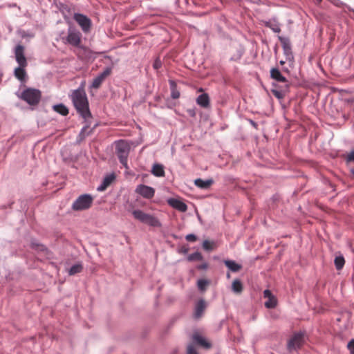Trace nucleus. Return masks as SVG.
<instances>
[{
  "instance_id": "1",
  "label": "nucleus",
  "mask_w": 354,
  "mask_h": 354,
  "mask_svg": "<svg viewBox=\"0 0 354 354\" xmlns=\"http://www.w3.org/2000/svg\"><path fill=\"white\" fill-rule=\"evenodd\" d=\"M72 102L77 112L84 119L91 117L88 107V101L86 92L82 86L73 91L70 95Z\"/></svg>"
},
{
  "instance_id": "2",
  "label": "nucleus",
  "mask_w": 354,
  "mask_h": 354,
  "mask_svg": "<svg viewBox=\"0 0 354 354\" xmlns=\"http://www.w3.org/2000/svg\"><path fill=\"white\" fill-rule=\"evenodd\" d=\"M115 153L120 160V162L125 167L128 168L127 158L130 151L129 144L123 140H118L115 142Z\"/></svg>"
},
{
  "instance_id": "3",
  "label": "nucleus",
  "mask_w": 354,
  "mask_h": 354,
  "mask_svg": "<svg viewBox=\"0 0 354 354\" xmlns=\"http://www.w3.org/2000/svg\"><path fill=\"white\" fill-rule=\"evenodd\" d=\"M134 218L142 223L151 227H160L162 224L159 219L152 214H147L140 209H135L132 212Z\"/></svg>"
},
{
  "instance_id": "4",
  "label": "nucleus",
  "mask_w": 354,
  "mask_h": 354,
  "mask_svg": "<svg viewBox=\"0 0 354 354\" xmlns=\"http://www.w3.org/2000/svg\"><path fill=\"white\" fill-rule=\"evenodd\" d=\"M18 96L30 105H37L41 100V93L39 89L28 88Z\"/></svg>"
},
{
  "instance_id": "5",
  "label": "nucleus",
  "mask_w": 354,
  "mask_h": 354,
  "mask_svg": "<svg viewBox=\"0 0 354 354\" xmlns=\"http://www.w3.org/2000/svg\"><path fill=\"white\" fill-rule=\"evenodd\" d=\"M93 202V198L88 194L80 195L72 204V209L74 211H83L91 207Z\"/></svg>"
},
{
  "instance_id": "6",
  "label": "nucleus",
  "mask_w": 354,
  "mask_h": 354,
  "mask_svg": "<svg viewBox=\"0 0 354 354\" xmlns=\"http://www.w3.org/2000/svg\"><path fill=\"white\" fill-rule=\"evenodd\" d=\"M305 342L304 333L297 332L294 333L287 343V349L291 352L297 351L303 346Z\"/></svg>"
},
{
  "instance_id": "7",
  "label": "nucleus",
  "mask_w": 354,
  "mask_h": 354,
  "mask_svg": "<svg viewBox=\"0 0 354 354\" xmlns=\"http://www.w3.org/2000/svg\"><path fill=\"white\" fill-rule=\"evenodd\" d=\"M81 39L82 35L80 32L72 27H69L66 37L62 38L64 44H68L75 47L80 46L82 41Z\"/></svg>"
},
{
  "instance_id": "8",
  "label": "nucleus",
  "mask_w": 354,
  "mask_h": 354,
  "mask_svg": "<svg viewBox=\"0 0 354 354\" xmlns=\"http://www.w3.org/2000/svg\"><path fill=\"white\" fill-rule=\"evenodd\" d=\"M73 19L78 24L84 32L86 33L90 31L92 23L91 20L87 16L80 13H75Z\"/></svg>"
},
{
  "instance_id": "9",
  "label": "nucleus",
  "mask_w": 354,
  "mask_h": 354,
  "mask_svg": "<svg viewBox=\"0 0 354 354\" xmlns=\"http://www.w3.org/2000/svg\"><path fill=\"white\" fill-rule=\"evenodd\" d=\"M278 39L281 44L283 50V53L284 55L286 56V60L289 62L293 61L294 57L292 52L291 44L290 42L289 39L282 36H279Z\"/></svg>"
},
{
  "instance_id": "10",
  "label": "nucleus",
  "mask_w": 354,
  "mask_h": 354,
  "mask_svg": "<svg viewBox=\"0 0 354 354\" xmlns=\"http://www.w3.org/2000/svg\"><path fill=\"white\" fill-rule=\"evenodd\" d=\"M135 192L147 199L152 198L155 194V189L153 187L143 184L138 185Z\"/></svg>"
},
{
  "instance_id": "11",
  "label": "nucleus",
  "mask_w": 354,
  "mask_h": 354,
  "mask_svg": "<svg viewBox=\"0 0 354 354\" xmlns=\"http://www.w3.org/2000/svg\"><path fill=\"white\" fill-rule=\"evenodd\" d=\"M273 88L271 89L272 93L279 100L283 99L286 93L289 90L290 83L279 86L277 84L273 83Z\"/></svg>"
},
{
  "instance_id": "12",
  "label": "nucleus",
  "mask_w": 354,
  "mask_h": 354,
  "mask_svg": "<svg viewBox=\"0 0 354 354\" xmlns=\"http://www.w3.org/2000/svg\"><path fill=\"white\" fill-rule=\"evenodd\" d=\"M167 202L170 207L180 212H185L187 210V205L180 199L169 198Z\"/></svg>"
},
{
  "instance_id": "13",
  "label": "nucleus",
  "mask_w": 354,
  "mask_h": 354,
  "mask_svg": "<svg viewBox=\"0 0 354 354\" xmlns=\"http://www.w3.org/2000/svg\"><path fill=\"white\" fill-rule=\"evenodd\" d=\"M15 59L21 66H26L27 61L24 55V48L21 45H17L15 48Z\"/></svg>"
},
{
  "instance_id": "14",
  "label": "nucleus",
  "mask_w": 354,
  "mask_h": 354,
  "mask_svg": "<svg viewBox=\"0 0 354 354\" xmlns=\"http://www.w3.org/2000/svg\"><path fill=\"white\" fill-rule=\"evenodd\" d=\"M111 72V69L110 68H106L102 73H100L93 79L91 87L93 88H98L106 77L110 75Z\"/></svg>"
},
{
  "instance_id": "15",
  "label": "nucleus",
  "mask_w": 354,
  "mask_h": 354,
  "mask_svg": "<svg viewBox=\"0 0 354 354\" xmlns=\"http://www.w3.org/2000/svg\"><path fill=\"white\" fill-rule=\"evenodd\" d=\"M270 77L277 82H281L283 84L289 83L288 80L281 74L277 68H272L270 70Z\"/></svg>"
},
{
  "instance_id": "16",
  "label": "nucleus",
  "mask_w": 354,
  "mask_h": 354,
  "mask_svg": "<svg viewBox=\"0 0 354 354\" xmlns=\"http://www.w3.org/2000/svg\"><path fill=\"white\" fill-rule=\"evenodd\" d=\"M206 306L207 305L205 300L203 299H200L195 306L194 313V318L199 319L203 315V312L206 308Z\"/></svg>"
},
{
  "instance_id": "17",
  "label": "nucleus",
  "mask_w": 354,
  "mask_h": 354,
  "mask_svg": "<svg viewBox=\"0 0 354 354\" xmlns=\"http://www.w3.org/2000/svg\"><path fill=\"white\" fill-rule=\"evenodd\" d=\"M263 23L265 26L270 28L273 32L277 33L281 32L280 25L275 17H273L268 21H266Z\"/></svg>"
},
{
  "instance_id": "18",
  "label": "nucleus",
  "mask_w": 354,
  "mask_h": 354,
  "mask_svg": "<svg viewBox=\"0 0 354 354\" xmlns=\"http://www.w3.org/2000/svg\"><path fill=\"white\" fill-rule=\"evenodd\" d=\"M196 102L198 105L203 108H208L210 104L209 97L207 93L199 95L197 97Z\"/></svg>"
},
{
  "instance_id": "19",
  "label": "nucleus",
  "mask_w": 354,
  "mask_h": 354,
  "mask_svg": "<svg viewBox=\"0 0 354 354\" xmlns=\"http://www.w3.org/2000/svg\"><path fill=\"white\" fill-rule=\"evenodd\" d=\"M213 183L214 180L211 178L207 180L197 178L194 180V185L202 189H209Z\"/></svg>"
},
{
  "instance_id": "20",
  "label": "nucleus",
  "mask_w": 354,
  "mask_h": 354,
  "mask_svg": "<svg viewBox=\"0 0 354 354\" xmlns=\"http://www.w3.org/2000/svg\"><path fill=\"white\" fill-rule=\"evenodd\" d=\"M192 339L194 342L196 344H198L203 348H209L211 347L210 343H209L204 337H203L199 334H194L192 336Z\"/></svg>"
},
{
  "instance_id": "21",
  "label": "nucleus",
  "mask_w": 354,
  "mask_h": 354,
  "mask_svg": "<svg viewBox=\"0 0 354 354\" xmlns=\"http://www.w3.org/2000/svg\"><path fill=\"white\" fill-rule=\"evenodd\" d=\"M26 66H21L19 65V67L15 69V76L21 82L26 81V72L24 69Z\"/></svg>"
},
{
  "instance_id": "22",
  "label": "nucleus",
  "mask_w": 354,
  "mask_h": 354,
  "mask_svg": "<svg viewBox=\"0 0 354 354\" xmlns=\"http://www.w3.org/2000/svg\"><path fill=\"white\" fill-rule=\"evenodd\" d=\"M224 263L228 269L233 272H239L242 268L241 265L236 263L233 260H225Z\"/></svg>"
},
{
  "instance_id": "23",
  "label": "nucleus",
  "mask_w": 354,
  "mask_h": 354,
  "mask_svg": "<svg viewBox=\"0 0 354 354\" xmlns=\"http://www.w3.org/2000/svg\"><path fill=\"white\" fill-rule=\"evenodd\" d=\"M115 175L113 174L107 175L103 180L102 183L97 187L98 191L104 190L107 186L114 180Z\"/></svg>"
},
{
  "instance_id": "24",
  "label": "nucleus",
  "mask_w": 354,
  "mask_h": 354,
  "mask_svg": "<svg viewBox=\"0 0 354 354\" xmlns=\"http://www.w3.org/2000/svg\"><path fill=\"white\" fill-rule=\"evenodd\" d=\"M151 173L153 175L157 177L164 176L165 171L163 166L160 164H154L151 169Z\"/></svg>"
},
{
  "instance_id": "25",
  "label": "nucleus",
  "mask_w": 354,
  "mask_h": 354,
  "mask_svg": "<svg viewBox=\"0 0 354 354\" xmlns=\"http://www.w3.org/2000/svg\"><path fill=\"white\" fill-rule=\"evenodd\" d=\"M53 110L63 116L68 114V108L63 104H55L53 106Z\"/></svg>"
},
{
  "instance_id": "26",
  "label": "nucleus",
  "mask_w": 354,
  "mask_h": 354,
  "mask_svg": "<svg viewBox=\"0 0 354 354\" xmlns=\"http://www.w3.org/2000/svg\"><path fill=\"white\" fill-rule=\"evenodd\" d=\"M169 86L171 89V97L173 99H178L180 97V92L177 89V86L174 80H169Z\"/></svg>"
},
{
  "instance_id": "27",
  "label": "nucleus",
  "mask_w": 354,
  "mask_h": 354,
  "mask_svg": "<svg viewBox=\"0 0 354 354\" xmlns=\"http://www.w3.org/2000/svg\"><path fill=\"white\" fill-rule=\"evenodd\" d=\"M232 290L234 292L239 294L243 290V285L240 280L235 279L232 284Z\"/></svg>"
},
{
  "instance_id": "28",
  "label": "nucleus",
  "mask_w": 354,
  "mask_h": 354,
  "mask_svg": "<svg viewBox=\"0 0 354 354\" xmlns=\"http://www.w3.org/2000/svg\"><path fill=\"white\" fill-rule=\"evenodd\" d=\"M82 265L81 263H76L72 266L68 270L69 275H74L75 274L80 273L82 270Z\"/></svg>"
},
{
  "instance_id": "29",
  "label": "nucleus",
  "mask_w": 354,
  "mask_h": 354,
  "mask_svg": "<svg viewBox=\"0 0 354 354\" xmlns=\"http://www.w3.org/2000/svg\"><path fill=\"white\" fill-rule=\"evenodd\" d=\"M334 262L336 269L339 270L344 267L345 260L343 256H338L335 257Z\"/></svg>"
},
{
  "instance_id": "30",
  "label": "nucleus",
  "mask_w": 354,
  "mask_h": 354,
  "mask_svg": "<svg viewBox=\"0 0 354 354\" xmlns=\"http://www.w3.org/2000/svg\"><path fill=\"white\" fill-rule=\"evenodd\" d=\"M202 259H203V256L198 252L192 253V254H189L187 257V260L189 261H201Z\"/></svg>"
},
{
  "instance_id": "31",
  "label": "nucleus",
  "mask_w": 354,
  "mask_h": 354,
  "mask_svg": "<svg viewBox=\"0 0 354 354\" xmlns=\"http://www.w3.org/2000/svg\"><path fill=\"white\" fill-rule=\"evenodd\" d=\"M265 306L267 308H273L277 306V299L272 296L268 299V300L264 304Z\"/></svg>"
},
{
  "instance_id": "32",
  "label": "nucleus",
  "mask_w": 354,
  "mask_h": 354,
  "mask_svg": "<svg viewBox=\"0 0 354 354\" xmlns=\"http://www.w3.org/2000/svg\"><path fill=\"white\" fill-rule=\"evenodd\" d=\"M209 283V281L206 279H199L197 281L198 288L199 289V290L203 292L206 290Z\"/></svg>"
},
{
  "instance_id": "33",
  "label": "nucleus",
  "mask_w": 354,
  "mask_h": 354,
  "mask_svg": "<svg viewBox=\"0 0 354 354\" xmlns=\"http://www.w3.org/2000/svg\"><path fill=\"white\" fill-rule=\"evenodd\" d=\"M213 242H210L208 240H205L203 243V248L204 250L209 251L213 250Z\"/></svg>"
},
{
  "instance_id": "34",
  "label": "nucleus",
  "mask_w": 354,
  "mask_h": 354,
  "mask_svg": "<svg viewBox=\"0 0 354 354\" xmlns=\"http://www.w3.org/2000/svg\"><path fill=\"white\" fill-rule=\"evenodd\" d=\"M162 66V62L160 60V58L159 57H156L153 62V68L155 70H158Z\"/></svg>"
},
{
  "instance_id": "35",
  "label": "nucleus",
  "mask_w": 354,
  "mask_h": 354,
  "mask_svg": "<svg viewBox=\"0 0 354 354\" xmlns=\"http://www.w3.org/2000/svg\"><path fill=\"white\" fill-rule=\"evenodd\" d=\"M32 248L36 250H39L41 251H44L46 250V248L44 245L37 243L35 242H32L31 243Z\"/></svg>"
},
{
  "instance_id": "36",
  "label": "nucleus",
  "mask_w": 354,
  "mask_h": 354,
  "mask_svg": "<svg viewBox=\"0 0 354 354\" xmlns=\"http://www.w3.org/2000/svg\"><path fill=\"white\" fill-rule=\"evenodd\" d=\"M187 354H198L192 344L187 346Z\"/></svg>"
},
{
  "instance_id": "37",
  "label": "nucleus",
  "mask_w": 354,
  "mask_h": 354,
  "mask_svg": "<svg viewBox=\"0 0 354 354\" xmlns=\"http://www.w3.org/2000/svg\"><path fill=\"white\" fill-rule=\"evenodd\" d=\"M185 239L187 241H189V242H194L196 241L197 239V237L195 234H187L186 236H185Z\"/></svg>"
},
{
  "instance_id": "38",
  "label": "nucleus",
  "mask_w": 354,
  "mask_h": 354,
  "mask_svg": "<svg viewBox=\"0 0 354 354\" xmlns=\"http://www.w3.org/2000/svg\"><path fill=\"white\" fill-rule=\"evenodd\" d=\"M351 354H354V339L351 340L347 346Z\"/></svg>"
},
{
  "instance_id": "39",
  "label": "nucleus",
  "mask_w": 354,
  "mask_h": 354,
  "mask_svg": "<svg viewBox=\"0 0 354 354\" xmlns=\"http://www.w3.org/2000/svg\"><path fill=\"white\" fill-rule=\"evenodd\" d=\"M346 160L348 162L354 161V151H352L347 155Z\"/></svg>"
},
{
  "instance_id": "40",
  "label": "nucleus",
  "mask_w": 354,
  "mask_h": 354,
  "mask_svg": "<svg viewBox=\"0 0 354 354\" xmlns=\"http://www.w3.org/2000/svg\"><path fill=\"white\" fill-rule=\"evenodd\" d=\"M272 296H273V295H272V292H270V290H265L263 291V297H264L265 298H268H268H270V297H272Z\"/></svg>"
},
{
  "instance_id": "41",
  "label": "nucleus",
  "mask_w": 354,
  "mask_h": 354,
  "mask_svg": "<svg viewBox=\"0 0 354 354\" xmlns=\"http://www.w3.org/2000/svg\"><path fill=\"white\" fill-rule=\"evenodd\" d=\"M188 115L191 117H195L196 116V111L194 109H189L187 111Z\"/></svg>"
},
{
  "instance_id": "42",
  "label": "nucleus",
  "mask_w": 354,
  "mask_h": 354,
  "mask_svg": "<svg viewBox=\"0 0 354 354\" xmlns=\"http://www.w3.org/2000/svg\"><path fill=\"white\" fill-rule=\"evenodd\" d=\"M248 1H250L252 3H255V4H260L261 3V0H247Z\"/></svg>"
},
{
  "instance_id": "43",
  "label": "nucleus",
  "mask_w": 354,
  "mask_h": 354,
  "mask_svg": "<svg viewBox=\"0 0 354 354\" xmlns=\"http://www.w3.org/2000/svg\"><path fill=\"white\" fill-rule=\"evenodd\" d=\"M85 129H86V127L82 128L81 132L80 133V136H82L83 134V133L85 131Z\"/></svg>"
},
{
  "instance_id": "44",
  "label": "nucleus",
  "mask_w": 354,
  "mask_h": 354,
  "mask_svg": "<svg viewBox=\"0 0 354 354\" xmlns=\"http://www.w3.org/2000/svg\"><path fill=\"white\" fill-rule=\"evenodd\" d=\"M351 172L353 176L354 177V169H351Z\"/></svg>"
},
{
  "instance_id": "45",
  "label": "nucleus",
  "mask_w": 354,
  "mask_h": 354,
  "mask_svg": "<svg viewBox=\"0 0 354 354\" xmlns=\"http://www.w3.org/2000/svg\"><path fill=\"white\" fill-rule=\"evenodd\" d=\"M285 64V62H284V61H283V60H281V61H280V64H281V65H283V64Z\"/></svg>"
},
{
  "instance_id": "46",
  "label": "nucleus",
  "mask_w": 354,
  "mask_h": 354,
  "mask_svg": "<svg viewBox=\"0 0 354 354\" xmlns=\"http://www.w3.org/2000/svg\"><path fill=\"white\" fill-rule=\"evenodd\" d=\"M318 3H320L322 0H315Z\"/></svg>"
},
{
  "instance_id": "47",
  "label": "nucleus",
  "mask_w": 354,
  "mask_h": 354,
  "mask_svg": "<svg viewBox=\"0 0 354 354\" xmlns=\"http://www.w3.org/2000/svg\"><path fill=\"white\" fill-rule=\"evenodd\" d=\"M206 267H207V266H206V265L203 266V268H205Z\"/></svg>"
}]
</instances>
